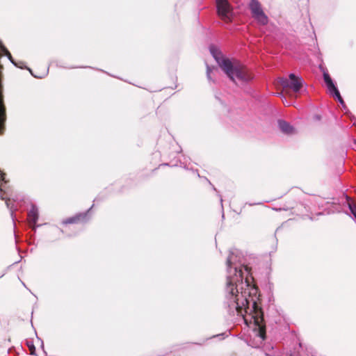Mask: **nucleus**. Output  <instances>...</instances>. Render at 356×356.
I'll return each instance as SVG.
<instances>
[{
  "instance_id": "1",
  "label": "nucleus",
  "mask_w": 356,
  "mask_h": 356,
  "mask_svg": "<svg viewBox=\"0 0 356 356\" xmlns=\"http://www.w3.org/2000/svg\"><path fill=\"white\" fill-rule=\"evenodd\" d=\"M246 288L244 291L238 294V289L236 285L234 287V284L232 281L227 282L226 286V291L228 293L229 302L228 306L232 308H234L238 315L243 316L245 321L247 323V319L243 314L244 310L245 313H248L249 309V305L252 303V299L256 300V296L258 292V289L254 286H251L248 282L245 283Z\"/></svg>"
},
{
  "instance_id": "2",
  "label": "nucleus",
  "mask_w": 356,
  "mask_h": 356,
  "mask_svg": "<svg viewBox=\"0 0 356 356\" xmlns=\"http://www.w3.org/2000/svg\"><path fill=\"white\" fill-rule=\"evenodd\" d=\"M216 58L219 66L234 83H236V81L246 82L252 79V74L245 66L233 63L228 58Z\"/></svg>"
},
{
  "instance_id": "3",
  "label": "nucleus",
  "mask_w": 356,
  "mask_h": 356,
  "mask_svg": "<svg viewBox=\"0 0 356 356\" xmlns=\"http://www.w3.org/2000/svg\"><path fill=\"white\" fill-rule=\"evenodd\" d=\"M252 309H250V315L254 320L255 325L257 327L259 336L262 339H266V325L264 323V313L262 309L257 305V300L252 299Z\"/></svg>"
},
{
  "instance_id": "4",
  "label": "nucleus",
  "mask_w": 356,
  "mask_h": 356,
  "mask_svg": "<svg viewBox=\"0 0 356 356\" xmlns=\"http://www.w3.org/2000/svg\"><path fill=\"white\" fill-rule=\"evenodd\" d=\"M217 14L225 22L232 21L233 10L227 0H216Z\"/></svg>"
},
{
  "instance_id": "5",
  "label": "nucleus",
  "mask_w": 356,
  "mask_h": 356,
  "mask_svg": "<svg viewBox=\"0 0 356 356\" xmlns=\"http://www.w3.org/2000/svg\"><path fill=\"white\" fill-rule=\"evenodd\" d=\"M252 17L261 25L268 24V19L262 10L261 5L258 0H251L249 4Z\"/></svg>"
},
{
  "instance_id": "6",
  "label": "nucleus",
  "mask_w": 356,
  "mask_h": 356,
  "mask_svg": "<svg viewBox=\"0 0 356 356\" xmlns=\"http://www.w3.org/2000/svg\"><path fill=\"white\" fill-rule=\"evenodd\" d=\"M6 121V108L3 104L2 95H0V134L2 133L4 128V122ZM6 174L0 170V182L6 181L5 180ZM0 191H2L1 183H0Z\"/></svg>"
},
{
  "instance_id": "7",
  "label": "nucleus",
  "mask_w": 356,
  "mask_h": 356,
  "mask_svg": "<svg viewBox=\"0 0 356 356\" xmlns=\"http://www.w3.org/2000/svg\"><path fill=\"white\" fill-rule=\"evenodd\" d=\"M87 220V213H79L74 216L67 218L63 221V225L68 224H79L81 222H86Z\"/></svg>"
},
{
  "instance_id": "8",
  "label": "nucleus",
  "mask_w": 356,
  "mask_h": 356,
  "mask_svg": "<svg viewBox=\"0 0 356 356\" xmlns=\"http://www.w3.org/2000/svg\"><path fill=\"white\" fill-rule=\"evenodd\" d=\"M289 76L290 79L289 88H292L296 92H298L302 86V79L296 76L294 74H290Z\"/></svg>"
},
{
  "instance_id": "9",
  "label": "nucleus",
  "mask_w": 356,
  "mask_h": 356,
  "mask_svg": "<svg viewBox=\"0 0 356 356\" xmlns=\"http://www.w3.org/2000/svg\"><path fill=\"white\" fill-rule=\"evenodd\" d=\"M279 127L281 131L286 134H296V129L290 125L288 122L284 120H280L278 122Z\"/></svg>"
},
{
  "instance_id": "10",
  "label": "nucleus",
  "mask_w": 356,
  "mask_h": 356,
  "mask_svg": "<svg viewBox=\"0 0 356 356\" xmlns=\"http://www.w3.org/2000/svg\"><path fill=\"white\" fill-rule=\"evenodd\" d=\"M38 219V209L33 207L28 213V220L31 224H35Z\"/></svg>"
},
{
  "instance_id": "11",
  "label": "nucleus",
  "mask_w": 356,
  "mask_h": 356,
  "mask_svg": "<svg viewBox=\"0 0 356 356\" xmlns=\"http://www.w3.org/2000/svg\"><path fill=\"white\" fill-rule=\"evenodd\" d=\"M323 78L330 91L336 88L331 77L327 73L323 74Z\"/></svg>"
},
{
  "instance_id": "12",
  "label": "nucleus",
  "mask_w": 356,
  "mask_h": 356,
  "mask_svg": "<svg viewBox=\"0 0 356 356\" xmlns=\"http://www.w3.org/2000/svg\"><path fill=\"white\" fill-rule=\"evenodd\" d=\"M278 82L283 89H286L290 86V81L286 78H280Z\"/></svg>"
},
{
  "instance_id": "13",
  "label": "nucleus",
  "mask_w": 356,
  "mask_h": 356,
  "mask_svg": "<svg viewBox=\"0 0 356 356\" xmlns=\"http://www.w3.org/2000/svg\"><path fill=\"white\" fill-rule=\"evenodd\" d=\"M26 344H27V346L29 348V350L30 354L32 355L35 356L36 355V350H35V346L33 343H30V342H27Z\"/></svg>"
},
{
  "instance_id": "14",
  "label": "nucleus",
  "mask_w": 356,
  "mask_h": 356,
  "mask_svg": "<svg viewBox=\"0 0 356 356\" xmlns=\"http://www.w3.org/2000/svg\"><path fill=\"white\" fill-rule=\"evenodd\" d=\"M330 92H333L335 95V97H337V99L339 100V102L341 104H343V100L338 90V89L337 88L332 89V90H330Z\"/></svg>"
},
{
  "instance_id": "15",
  "label": "nucleus",
  "mask_w": 356,
  "mask_h": 356,
  "mask_svg": "<svg viewBox=\"0 0 356 356\" xmlns=\"http://www.w3.org/2000/svg\"><path fill=\"white\" fill-rule=\"evenodd\" d=\"M330 92H333L335 95V97H337V99L339 100V102L341 104H343V100L338 90V89L337 88L332 89V90H330Z\"/></svg>"
},
{
  "instance_id": "16",
  "label": "nucleus",
  "mask_w": 356,
  "mask_h": 356,
  "mask_svg": "<svg viewBox=\"0 0 356 356\" xmlns=\"http://www.w3.org/2000/svg\"><path fill=\"white\" fill-rule=\"evenodd\" d=\"M3 51L5 52L6 55L8 57V58H9L12 62H13V60H12L11 54H10V53L8 51V49H7L6 48H5V47H3Z\"/></svg>"
},
{
  "instance_id": "17",
  "label": "nucleus",
  "mask_w": 356,
  "mask_h": 356,
  "mask_svg": "<svg viewBox=\"0 0 356 356\" xmlns=\"http://www.w3.org/2000/svg\"><path fill=\"white\" fill-rule=\"evenodd\" d=\"M229 281H232V282L234 283V287H236V285L238 286V284L236 283V282H238V280H236V281H233V280H232L230 278H228V279H227V283Z\"/></svg>"
},
{
  "instance_id": "18",
  "label": "nucleus",
  "mask_w": 356,
  "mask_h": 356,
  "mask_svg": "<svg viewBox=\"0 0 356 356\" xmlns=\"http://www.w3.org/2000/svg\"><path fill=\"white\" fill-rule=\"evenodd\" d=\"M238 276H239V278L242 280V271L241 270H239L238 271Z\"/></svg>"
},
{
  "instance_id": "19",
  "label": "nucleus",
  "mask_w": 356,
  "mask_h": 356,
  "mask_svg": "<svg viewBox=\"0 0 356 356\" xmlns=\"http://www.w3.org/2000/svg\"><path fill=\"white\" fill-rule=\"evenodd\" d=\"M207 76H208V77H209V76H210V69L209 67L207 69Z\"/></svg>"
}]
</instances>
